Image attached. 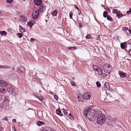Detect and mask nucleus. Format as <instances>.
I'll return each mask as SVG.
<instances>
[{"instance_id":"obj_4","label":"nucleus","mask_w":131,"mask_h":131,"mask_svg":"<svg viewBox=\"0 0 131 131\" xmlns=\"http://www.w3.org/2000/svg\"><path fill=\"white\" fill-rule=\"evenodd\" d=\"M107 123L108 125H110L115 123L116 122V118L112 117L110 115H108L107 117Z\"/></svg>"},{"instance_id":"obj_48","label":"nucleus","mask_w":131,"mask_h":131,"mask_svg":"<svg viewBox=\"0 0 131 131\" xmlns=\"http://www.w3.org/2000/svg\"><path fill=\"white\" fill-rule=\"evenodd\" d=\"M12 0H7V2L8 3H10L12 2Z\"/></svg>"},{"instance_id":"obj_39","label":"nucleus","mask_w":131,"mask_h":131,"mask_svg":"<svg viewBox=\"0 0 131 131\" xmlns=\"http://www.w3.org/2000/svg\"><path fill=\"white\" fill-rule=\"evenodd\" d=\"M9 99V97L8 96H6L4 98V101L5 102L8 101Z\"/></svg>"},{"instance_id":"obj_33","label":"nucleus","mask_w":131,"mask_h":131,"mask_svg":"<svg viewBox=\"0 0 131 131\" xmlns=\"http://www.w3.org/2000/svg\"><path fill=\"white\" fill-rule=\"evenodd\" d=\"M6 92V91H5V89L3 88H0V92L1 93H5Z\"/></svg>"},{"instance_id":"obj_21","label":"nucleus","mask_w":131,"mask_h":131,"mask_svg":"<svg viewBox=\"0 0 131 131\" xmlns=\"http://www.w3.org/2000/svg\"><path fill=\"white\" fill-rule=\"evenodd\" d=\"M19 29L21 32H23L25 31V29L20 25H19Z\"/></svg>"},{"instance_id":"obj_3","label":"nucleus","mask_w":131,"mask_h":131,"mask_svg":"<svg viewBox=\"0 0 131 131\" xmlns=\"http://www.w3.org/2000/svg\"><path fill=\"white\" fill-rule=\"evenodd\" d=\"M103 69L106 73H110L111 71L112 67L110 64L108 63H105L103 66Z\"/></svg>"},{"instance_id":"obj_10","label":"nucleus","mask_w":131,"mask_h":131,"mask_svg":"<svg viewBox=\"0 0 131 131\" xmlns=\"http://www.w3.org/2000/svg\"><path fill=\"white\" fill-rule=\"evenodd\" d=\"M1 108H3V110L5 109H7V104L5 103L4 102H2L0 105ZM3 110V109H2Z\"/></svg>"},{"instance_id":"obj_51","label":"nucleus","mask_w":131,"mask_h":131,"mask_svg":"<svg viewBox=\"0 0 131 131\" xmlns=\"http://www.w3.org/2000/svg\"><path fill=\"white\" fill-rule=\"evenodd\" d=\"M79 27L80 28H81L82 27V26L81 23L79 24Z\"/></svg>"},{"instance_id":"obj_13","label":"nucleus","mask_w":131,"mask_h":131,"mask_svg":"<svg viewBox=\"0 0 131 131\" xmlns=\"http://www.w3.org/2000/svg\"><path fill=\"white\" fill-rule=\"evenodd\" d=\"M118 74L120 76L121 78H124L126 76V73L122 71H119L118 72Z\"/></svg>"},{"instance_id":"obj_6","label":"nucleus","mask_w":131,"mask_h":131,"mask_svg":"<svg viewBox=\"0 0 131 131\" xmlns=\"http://www.w3.org/2000/svg\"><path fill=\"white\" fill-rule=\"evenodd\" d=\"M7 90L9 93L12 95H16L15 91L13 88L8 87L7 88Z\"/></svg>"},{"instance_id":"obj_41","label":"nucleus","mask_w":131,"mask_h":131,"mask_svg":"<svg viewBox=\"0 0 131 131\" xmlns=\"http://www.w3.org/2000/svg\"><path fill=\"white\" fill-rule=\"evenodd\" d=\"M48 130L49 131H56L54 128L49 127L48 128Z\"/></svg>"},{"instance_id":"obj_50","label":"nucleus","mask_w":131,"mask_h":131,"mask_svg":"<svg viewBox=\"0 0 131 131\" xmlns=\"http://www.w3.org/2000/svg\"><path fill=\"white\" fill-rule=\"evenodd\" d=\"M106 10H107L109 12H111V10L109 8H107L106 9H105Z\"/></svg>"},{"instance_id":"obj_47","label":"nucleus","mask_w":131,"mask_h":131,"mask_svg":"<svg viewBox=\"0 0 131 131\" xmlns=\"http://www.w3.org/2000/svg\"><path fill=\"white\" fill-rule=\"evenodd\" d=\"M54 99L57 100H58V97L57 95H54Z\"/></svg>"},{"instance_id":"obj_64","label":"nucleus","mask_w":131,"mask_h":131,"mask_svg":"<svg viewBox=\"0 0 131 131\" xmlns=\"http://www.w3.org/2000/svg\"><path fill=\"white\" fill-rule=\"evenodd\" d=\"M110 8L111 9H112V7H110Z\"/></svg>"},{"instance_id":"obj_46","label":"nucleus","mask_w":131,"mask_h":131,"mask_svg":"<svg viewBox=\"0 0 131 131\" xmlns=\"http://www.w3.org/2000/svg\"><path fill=\"white\" fill-rule=\"evenodd\" d=\"M78 11H79L78 12V13L79 15H81L82 14V13H81V11L80 10Z\"/></svg>"},{"instance_id":"obj_58","label":"nucleus","mask_w":131,"mask_h":131,"mask_svg":"<svg viewBox=\"0 0 131 131\" xmlns=\"http://www.w3.org/2000/svg\"><path fill=\"white\" fill-rule=\"evenodd\" d=\"M129 33L131 34V29H129Z\"/></svg>"},{"instance_id":"obj_62","label":"nucleus","mask_w":131,"mask_h":131,"mask_svg":"<svg viewBox=\"0 0 131 131\" xmlns=\"http://www.w3.org/2000/svg\"><path fill=\"white\" fill-rule=\"evenodd\" d=\"M106 94L107 95V94H108V93H107V92H106Z\"/></svg>"},{"instance_id":"obj_53","label":"nucleus","mask_w":131,"mask_h":131,"mask_svg":"<svg viewBox=\"0 0 131 131\" xmlns=\"http://www.w3.org/2000/svg\"><path fill=\"white\" fill-rule=\"evenodd\" d=\"M12 122L13 123H15L16 122V119H13L12 120Z\"/></svg>"},{"instance_id":"obj_52","label":"nucleus","mask_w":131,"mask_h":131,"mask_svg":"<svg viewBox=\"0 0 131 131\" xmlns=\"http://www.w3.org/2000/svg\"><path fill=\"white\" fill-rule=\"evenodd\" d=\"M12 128L13 130V131H16V130L15 128V126H14V127H13Z\"/></svg>"},{"instance_id":"obj_59","label":"nucleus","mask_w":131,"mask_h":131,"mask_svg":"<svg viewBox=\"0 0 131 131\" xmlns=\"http://www.w3.org/2000/svg\"><path fill=\"white\" fill-rule=\"evenodd\" d=\"M123 14H121V16H120L121 18L122 17H123Z\"/></svg>"},{"instance_id":"obj_9","label":"nucleus","mask_w":131,"mask_h":131,"mask_svg":"<svg viewBox=\"0 0 131 131\" xmlns=\"http://www.w3.org/2000/svg\"><path fill=\"white\" fill-rule=\"evenodd\" d=\"M38 8L39 11L40 12H43L45 11L46 6L43 5H41Z\"/></svg>"},{"instance_id":"obj_30","label":"nucleus","mask_w":131,"mask_h":131,"mask_svg":"<svg viewBox=\"0 0 131 131\" xmlns=\"http://www.w3.org/2000/svg\"><path fill=\"white\" fill-rule=\"evenodd\" d=\"M92 67L93 70L96 71L98 70V69L99 68L97 66L95 65H93Z\"/></svg>"},{"instance_id":"obj_16","label":"nucleus","mask_w":131,"mask_h":131,"mask_svg":"<svg viewBox=\"0 0 131 131\" xmlns=\"http://www.w3.org/2000/svg\"><path fill=\"white\" fill-rule=\"evenodd\" d=\"M19 18L23 22L25 21L27 19L26 18L24 15H20Z\"/></svg>"},{"instance_id":"obj_61","label":"nucleus","mask_w":131,"mask_h":131,"mask_svg":"<svg viewBox=\"0 0 131 131\" xmlns=\"http://www.w3.org/2000/svg\"><path fill=\"white\" fill-rule=\"evenodd\" d=\"M102 6L103 7H104V8H105V7L104 6V5H102Z\"/></svg>"},{"instance_id":"obj_18","label":"nucleus","mask_w":131,"mask_h":131,"mask_svg":"<svg viewBox=\"0 0 131 131\" xmlns=\"http://www.w3.org/2000/svg\"><path fill=\"white\" fill-rule=\"evenodd\" d=\"M19 70L21 72L24 73L25 72V69L23 66H21L19 67Z\"/></svg>"},{"instance_id":"obj_63","label":"nucleus","mask_w":131,"mask_h":131,"mask_svg":"<svg viewBox=\"0 0 131 131\" xmlns=\"http://www.w3.org/2000/svg\"><path fill=\"white\" fill-rule=\"evenodd\" d=\"M97 40H99V38L98 37L97 38V39H96Z\"/></svg>"},{"instance_id":"obj_8","label":"nucleus","mask_w":131,"mask_h":131,"mask_svg":"<svg viewBox=\"0 0 131 131\" xmlns=\"http://www.w3.org/2000/svg\"><path fill=\"white\" fill-rule=\"evenodd\" d=\"M7 83L3 80H0V86L6 87L8 86Z\"/></svg>"},{"instance_id":"obj_17","label":"nucleus","mask_w":131,"mask_h":131,"mask_svg":"<svg viewBox=\"0 0 131 131\" xmlns=\"http://www.w3.org/2000/svg\"><path fill=\"white\" fill-rule=\"evenodd\" d=\"M77 98L78 99V101L79 102H81L83 101V99H84L83 98V96L81 94H79L77 97Z\"/></svg>"},{"instance_id":"obj_49","label":"nucleus","mask_w":131,"mask_h":131,"mask_svg":"<svg viewBox=\"0 0 131 131\" xmlns=\"http://www.w3.org/2000/svg\"><path fill=\"white\" fill-rule=\"evenodd\" d=\"M2 120L3 121L4 120H5V121H7L8 120V119L7 117H5V118H3L2 119Z\"/></svg>"},{"instance_id":"obj_14","label":"nucleus","mask_w":131,"mask_h":131,"mask_svg":"<svg viewBox=\"0 0 131 131\" xmlns=\"http://www.w3.org/2000/svg\"><path fill=\"white\" fill-rule=\"evenodd\" d=\"M35 96L41 102H42V103H44V100L43 99V98L40 95H35Z\"/></svg>"},{"instance_id":"obj_31","label":"nucleus","mask_w":131,"mask_h":131,"mask_svg":"<svg viewBox=\"0 0 131 131\" xmlns=\"http://www.w3.org/2000/svg\"><path fill=\"white\" fill-rule=\"evenodd\" d=\"M107 19L109 21H113V19L111 17V16L110 15H108L107 17Z\"/></svg>"},{"instance_id":"obj_57","label":"nucleus","mask_w":131,"mask_h":131,"mask_svg":"<svg viewBox=\"0 0 131 131\" xmlns=\"http://www.w3.org/2000/svg\"><path fill=\"white\" fill-rule=\"evenodd\" d=\"M129 54L131 56V49L130 50V51H129Z\"/></svg>"},{"instance_id":"obj_36","label":"nucleus","mask_w":131,"mask_h":131,"mask_svg":"<svg viewBox=\"0 0 131 131\" xmlns=\"http://www.w3.org/2000/svg\"><path fill=\"white\" fill-rule=\"evenodd\" d=\"M96 84L97 87L98 88H99L101 86V84L98 81L96 82Z\"/></svg>"},{"instance_id":"obj_5","label":"nucleus","mask_w":131,"mask_h":131,"mask_svg":"<svg viewBox=\"0 0 131 131\" xmlns=\"http://www.w3.org/2000/svg\"><path fill=\"white\" fill-rule=\"evenodd\" d=\"M83 98L85 100H89L91 96V94L89 92H85L83 94Z\"/></svg>"},{"instance_id":"obj_28","label":"nucleus","mask_w":131,"mask_h":131,"mask_svg":"<svg viewBox=\"0 0 131 131\" xmlns=\"http://www.w3.org/2000/svg\"><path fill=\"white\" fill-rule=\"evenodd\" d=\"M57 10H55L53 11L52 13V15L55 16H57Z\"/></svg>"},{"instance_id":"obj_45","label":"nucleus","mask_w":131,"mask_h":131,"mask_svg":"<svg viewBox=\"0 0 131 131\" xmlns=\"http://www.w3.org/2000/svg\"><path fill=\"white\" fill-rule=\"evenodd\" d=\"M74 6L75 8L77 9L78 10H79V9L78 8V7L77 5H75Z\"/></svg>"},{"instance_id":"obj_19","label":"nucleus","mask_w":131,"mask_h":131,"mask_svg":"<svg viewBox=\"0 0 131 131\" xmlns=\"http://www.w3.org/2000/svg\"><path fill=\"white\" fill-rule=\"evenodd\" d=\"M126 43H127L126 42H124L123 43H121V48L123 49L126 48Z\"/></svg>"},{"instance_id":"obj_35","label":"nucleus","mask_w":131,"mask_h":131,"mask_svg":"<svg viewBox=\"0 0 131 131\" xmlns=\"http://www.w3.org/2000/svg\"><path fill=\"white\" fill-rule=\"evenodd\" d=\"M63 112L64 113V114L66 115H67L68 113L67 112V110L64 109V108L62 109Z\"/></svg>"},{"instance_id":"obj_23","label":"nucleus","mask_w":131,"mask_h":131,"mask_svg":"<svg viewBox=\"0 0 131 131\" xmlns=\"http://www.w3.org/2000/svg\"><path fill=\"white\" fill-rule=\"evenodd\" d=\"M56 112L57 114L60 116H62L63 115L61 113L60 110L59 109H57L56 110Z\"/></svg>"},{"instance_id":"obj_32","label":"nucleus","mask_w":131,"mask_h":131,"mask_svg":"<svg viewBox=\"0 0 131 131\" xmlns=\"http://www.w3.org/2000/svg\"><path fill=\"white\" fill-rule=\"evenodd\" d=\"M107 11H105L103 13V16L104 17L106 18L107 17Z\"/></svg>"},{"instance_id":"obj_42","label":"nucleus","mask_w":131,"mask_h":131,"mask_svg":"<svg viewBox=\"0 0 131 131\" xmlns=\"http://www.w3.org/2000/svg\"><path fill=\"white\" fill-rule=\"evenodd\" d=\"M117 10L116 9H113L112 10V13L113 14H116V13L117 12Z\"/></svg>"},{"instance_id":"obj_20","label":"nucleus","mask_w":131,"mask_h":131,"mask_svg":"<svg viewBox=\"0 0 131 131\" xmlns=\"http://www.w3.org/2000/svg\"><path fill=\"white\" fill-rule=\"evenodd\" d=\"M96 71L98 72V73L99 75H102V69L100 68H98V70Z\"/></svg>"},{"instance_id":"obj_40","label":"nucleus","mask_w":131,"mask_h":131,"mask_svg":"<svg viewBox=\"0 0 131 131\" xmlns=\"http://www.w3.org/2000/svg\"><path fill=\"white\" fill-rule=\"evenodd\" d=\"M23 34L20 33H18L17 34V36L19 38H21Z\"/></svg>"},{"instance_id":"obj_22","label":"nucleus","mask_w":131,"mask_h":131,"mask_svg":"<svg viewBox=\"0 0 131 131\" xmlns=\"http://www.w3.org/2000/svg\"><path fill=\"white\" fill-rule=\"evenodd\" d=\"M45 123L43 122L39 121L37 123V125L39 126H40L42 125H44Z\"/></svg>"},{"instance_id":"obj_43","label":"nucleus","mask_w":131,"mask_h":131,"mask_svg":"<svg viewBox=\"0 0 131 131\" xmlns=\"http://www.w3.org/2000/svg\"><path fill=\"white\" fill-rule=\"evenodd\" d=\"M126 13L127 14H131V9H130L129 10H128L127 12Z\"/></svg>"},{"instance_id":"obj_55","label":"nucleus","mask_w":131,"mask_h":131,"mask_svg":"<svg viewBox=\"0 0 131 131\" xmlns=\"http://www.w3.org/2000/svg\"><path fill=\"white\" fill-rule=\"evenodd\" d=\"M107 75L106 74H104L103 75V76L104 77H106Z\"/></svg>"},{"instance_id":"obj_15","label":"nucleus","mask_w":131,"mask_h":131,"mask_svg":"<svg viewBox=\"0 0 131 131\" xmlns=\"http://www.w3.org/2000/svg\"><path fill=\"white\" fill-rule=\"evenodd\" d=\"M131 49V45L130 43H126V46L125 50H126L128 52Z\"/></svg>"},{"instance_id":"obj_44","label":"nucleus","mask_w":131,"mask_h":131,"mask_svg":"<svg viewBox=\"0 0 131 131\" xmlns=\"http://www.w3.org/2000/svg\"><path fill=\"white\" fill-rule=\"evenodd\" d=\"M128 29V28L126 27H124L122 28V30L124 31Z\"/></svg>"},{"instance_id":"obj_34","label":"nucleus","mask_w":131,"mask_h":131,"mask_svg":"<svg viewBox=\"0 0 131 131\" xmlns=\"http://www.w3.org/2000/svg\"><path fill=\"white\" fill-rule=\"evenodd\" d=\"M68 49L70 50H76V47H68Z\"/></svg>"},{"instance_id":"obj_27","label":"nucleus","mask_w":131,"mask_h":131,"mask_svg":"<svg viewBox=\"0 0 131 131\" xmlns=\"http://www.w3.org/2000/svg\"><path fill=\"white\" fill-rule=\"evenodd\" d=\"M85 38L86 39H91L92 38L91 35L90 34H88L85 37Z\"/></svg>"},{"instance_id":"obj_12","label":"nucleus","mask_w":131,"mask_h":131,"mask_svg":"<svg viewBox=\"0 0 131 131\" xmlns=\"http://www.w3.org/2000/svg\"><path fill=\"white\" fill-rule=\"evenodd\" d=\"M104 87L105 89V90H108L109 91L111 90L109 84L108 82H106L105 83L104 86Z\"/></svg>"},{"instance_id":"obj_11","label":"nucleus","mask_w":131,"mask_h":131,"mask_svg":"<svg viewBox=\"0 0 131 131\" xmlns=\"http://www.w3.org/2000/svg\"><path fill=\"white\" fill-rule=\"evenodd\" d=\"M34 3L36 5L39 6L41 5L42 0H34Z\"/></svg>"},{"instance_id":"obj_56","label":"nucleus","mask_w":131,"mask_h":131,"mask_svg":"<svg viewBox=\"0 0 131 131\" xmlns=\"http://www.w3.org/2000/svg\"><path fill=\"white\" fill-rule=\"evenodd\" d=\"M33 80L35 81H37L38 80L37 79L35 78Z\"/></svg>"},{"instance_id":"obj_2","label":"nucleus","mask_w":131,"mask_h":131,"mask_svg":"<svg viewBox=\"0 0 131 131\" xmlns=\"http://www.w3.org/2000/svg\"><path fill=\"white\" fill-rule=\"evenodd\" d=\"M105 119V114L100 113L98 115L97 123L98 125H102L104 123Z\"/></svg>"},{"instance_id":"obj_54","label":"nucleus","mask_w":131,"mask_h":131,"mask_svg":"<svg viewBox=\"0 0 131 131\" xmlns=\"http://www.w3.org/2000/svg\"><path fill=\"white\" fill-rule=\"evenodd\" d=\"M35 40L33 38H31L30 39V41H35Z\"/></svg>"},{"instance_id":"obj_38","label":"nucleus","mask_w":131,"mask_h":131,"mask_svg":"<svg viewBox=\"0 0 131 131\" xmlns=\"http://www.w3.org/2000/svg\"><path fill=\"white\" fill-rule=\"evenodd\" d=\"M73 15V13L71 11L69 13V17L71 19H73L72 18V16Z\"/></svg>"},{"instance_id":"obj_1","label":"nucleus","mask_w":131,"mask_h":131,"mask_svg":"<svg viewBox=\"0 0 131 131\" xmlns=\"http://www.w3.org/2000/svg\"><path fill=\"white\" fill-rule=\"evenodd\" d=\"M83 115L86 116L89 120L91 121L94 120L96 117L93 110H90L88 111H85L83 112Z\"/></svg>"},{"instance_id":"obj_29","label":"nucleus","mask_w":131,"mask_h":131,"mask_svg":"<svg viewBox=\"0 0 131 131\" xmlns=\"http://www.w3.org/2000/svg\"><path fill=\"white\" fill-rule=\"evenodd\" d=\"M121 14L120 12L119 11H118L116 13V16L118 18H121Z\"/></svg>"},{"instance_id":"obj_24","label":"nucleus","mask_w":131,"mask_h":131,"mask_svg":"<svg viewBox=\"0 0 131 131\" xmlns=\"http://www.w3.org/2000/svg\"><path fill=\"white\" fill-rule=\"evenodd\" d=\"M1 68L2 69H7L10 68V67L7 65H4L2 66H0V68Z\"/></svg>"},{"instance_id":"obj_26","label":"nucleus","mask_w":131,"mask_h":131,"mask_svg":"<svg viewBox=\"0 0 131 131\" xmlns=\"http://www.w3.org/2000/svg\"><path fill=\"white\" fill-rule=\"evenodd\" d=\"M0 34L2 36H5L7 34L6 32L5 31H1L0 32Z\"/></svg>"},{"instance_id":"obj_60","label":"nucleus","mask_w":131,"mask_h":131,"mask_svg":"<svg viewBox=\"0 0 131 131\" xmlns=\"http://www.w3.org/2000/svg\"><path fill=\"white\" fill-rule=\"evenodd\" d=\"M73 86H75V85H76V84L75 83H74V84H72Z\"/></svg>"},{"instance_id":"obj_37","label":"nucleus","mask_w":131,"mask_h":131,"mask_svg":"<svg viewBox=\"0 0 131 131\" xmlns=\"http://www.w3.org/2000/svg\"><path fill=\"white\" fill-rule=\"evenodd\" d=\"M69 118L72 120H74V118L72 115L70 113L69 114Z\"/></svg>"},{"instance_id":"obj_7","label":"nucleus","mask_w":131,"mask_h":131,"mask_svg":"<svg viewBox=\"0 0 131 131\" xmlns=\"http://www.w3.org/2000/svg\"><path fill=\"white\" fill-rule=\"evenodd\" d=\"M38 13V12L37 10L33 12L32 15L33 19H36L38 18L39 15Z\"/></svg>"},{"instance_id":"obj_25","label":"nucleus","mask_w":131,"mask_h":131,"mask_svg":"<svg viewBox=\"0 0 131 131\" xmlns=\"http://www.w3.org/2000/svg\"><path fill=\"white\" fill-rule=\"evenodd\" d=\"M28 25L30 27H32L33 25V23L32 22V20H30L29 22H28Z\"/></svg>"}]
</instances>
